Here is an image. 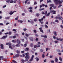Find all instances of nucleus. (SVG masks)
Segmentation results:
<instances>
[{
    "instance_id": "680f3d73",
    "label": "nucleus",
    "mask_w": 63,
    "mask_h": 63,
    "mask_svg": "<svg viewBox=\"0 0 63 63\" xmlns=\"http://www.w3.org/2000/svg\"><path fill=\"white\" fill-rule=\"evenodd\" d=\"M49 57H50V58H52V57H53V56L52 55L51 56H50Z\"/></svg>"
},
{
    "instance_id": "09e8293b",
    "label": "nucleus",
    "mask_w": 63,
    "mask_h": 63,
    "mask_svg": "<svg viewBox=\"0 0 63 63\" xmlns=\"http://www.w3.org/2000/svg\"><path fill=\"white\" fill-rule=\"evenodd\" d=\"M23 30L24 31H26L27 30V29H26L24 28L23 29Z\"/></svg>"
},
{
    "instance_id": "603ef678",
    "label": "nucleus",
    "mask_w": 63,
    "mask_h": 63,
    "mask_svg": "<svg viewBox=\"0 0 63 63\" xmlns=\"http://www.w3.org/2000/svg\"><path fill=\"white\" fill-rule=\"evenodd\" d=\"M28 1V0H26L25 1V4L27 3V2Z\"/></svg>"
},
{
    "instance_id": "9d476101",
    "label": "nucleus",
    "mask_w": 63,
    "mask_h": 63,
    "mask_svg": "<svg viewBox=\"0 0 63 63\" xmlns=\"http://www.w3.org/2000/svg\"><path fill=\"white\" fill-rule=\"evenodd\" d=\"M52 14H56V11L53 10L52 11Z\"/></svg>"
},
{
    "instance_id": "bb28decb",
    "label": "nucleus",
    "mask_w": 63,
    "mask_h": 63,
    "mask_svg": "<svg viewBox=\"0 0 63 63\" xmlns=\"http://www.w3.org/2000/svg\"><path fill=\"white\" fill-rule=\"evenodd\" d=\"M36 16H40V14L38 13H37L36 14Z\"/></svg>"
},
{
    "instance_id": "58836bf2",
    "label": "nucleus",
    "mask_w": 63,
    "mask_h": 63,
    "mask_svg": "<svg viewBox=\"0 0 63 63\" xmlns=\"http://www.w3.org/2000/svg\"><path fill=\"white\" fill-rule=\"evenodd\" d=\"M9 35H11V34H12V32H9L8 33Z\"/></svg>"
},
{
    "instance_id": "37998d69",
    "label": "nucleus",
    "mask_w": 63,
    "mask_h": 63,
    "mask_svg": "<svg viewBox=\"0 0 63 63\" xmlns=\"http://www.w3.org/2000/svg\"><path fill=\"white\" fill-rule=\"evenodd\" d=\"M10 3H13V1L11 0L10 1Z\"/></svg>"
},
{
    "instance_id": "2eb2a0df",
    "label": "nucleus",
    "mask_w": 63,
    "mask_h": 63,
    "mask_svg": "<svg viewBox=\"0 0 63 63\" xmlns=\"http://www.w3.org/2000/svg\"><path fill=\"white\" fill-rule=\"evenodd\" d=\"M43 20V18H42L41 19H39V21L40 22H41V21Z\"/></svg>"
},
{
    "instance_id": "4be33fe9",
    "label": "nucleus",
    "mask_w": 63,
    "mask_h": 63,
    "mask_svg": "<svg viewBox=\"0 0 63 63\" xmlns=\"http://www.w3.org/2000/svg\"><path fill=\"white\" fill-rule=\"evenodd\" d=\"M33 60V59H32V58H31V59H30L29 60V61L30 62H31V61H32Z\"/></svg>"
},
{
    "instance_id": "aec40b11",
    "label": "nucleus",
    "mask_w": 63,
    "mask_h": 63,
    "mask_svg": "<svg viewBox=\"0 0 63 63\" xmlns=\"http://www.w3.org/2000/svg\"><path fill=\"white\" fill-rule=\"evenodd\" d=\"M50 6H51V7H54V4H51L50 5Z\"/></svg>"
},
{
    "instance_id": "f03ea898",
    "label": "nucleus",
    "mask_w": 63,
    "mask_h": 63,
    "mask_svg": "<svg viewBox=\"0 0 63 63\" xmlns=\"http://www.w3.org/2000/svg\"><path fill=\"white\" fill-rule=\"evenodd\" d=\"M19 39H18L17 40H16V42H17V44L16 45V47H19L20 46V45H19L20 44V40H18Z\"/></svg>"
},
{
    "instance_id": "a878e982",
    "label": "nucleus",
    "mask_w": 63,
    "mask_h": 63,
    "mask_svg": "<svg viewBox=\"0 0 63 63\" xmlns=\"http://www.w3.org/2000/svg\"><path fill=\"white\" fill-rule=\"evenodd\" d=\"M10 18V17H5V19H9Z\"/></svg>"
},
{
    "instance_id": "4468645a",
    "label": "nucleus",
    "mask_w": 63,
    "mask_h": 63,
    "mask_svg": "<svg viewBox=\"0 0 63 63\" xmlns=\"http://www.w3.org/2000/svg\"><path fill=\"white\" fill-rule=\"evenodd\" d=\"M18 21L20 23H21L23 22V21L22 20H18Z\"/></svg>"
},
{
    "instance_id": "79ce46f5",
    "label": "nucleus",
    "mask_w": 63,
    "mask_h": 63,
    "mask_svg": "<svg viewBox=\"0 0 63 63\" xmlns=\"http://www.w3.org/2000/svg\"><path fill=\"white\" fill-rule=\"evenodd\" d=\"M34 57V55H32V56L31 58L32 59H33V58Z\"/></svg>"
},
{
    "instance_id": "5fc2aeb1",
    "label": "nucleus",
    "mask_w": 63,
    "mask_h": 63,
    "mask_svg": "<svg viewBox=\"0 0 63 63\" xmlns=\"http://www.w3.org/2000/svg\"><path fill=\"white\" fill-rule=\"evenodd\" d=\"M55 22H59L58 20L57 19L56 20H55Z\"/></svg>"
},
{
    "instance_id": "ea45409f",
    "label": "nucleus",
    "mask_w": 63,
    "mask_h": 63,
    "mask_svg": "<svg viewBox=\"0 0 63 63\" xmlns=\"http://www.w3.org/2000/svg\"><path fill=\"white\" fill-rule=\"evenodd\" d=\"M21 61L22 62H23V63H24L25 62L24 60H21Z\"/></svg>"
},
{
    "instance_id": "423d86ee",
    "label": "nucleus",
    "mask_w": 63,
    "mask_h": 63,
    "mask_svg": "<svg viewBox=\"0 0 63 63\" xmlns=\"http://www.w3.org/2000/svg\"><path fill=\"white\" fill-rule=\"evenodd\" d=\"M7 37H8V35H6V36H3V37L1 38V39H6V38H7Z\"/></svg>"
},
{
    "instance_id": "a18cd8bd",
    "label": "nucleus",
    "mask_w": 63,
    "mask_h": 63,
    "mask_svg": "<svg viewBox=\"0 0 63 63\" xmlns=\"http://www.w3.org/2000/svg\"><path fill=\"white\" fill-rule=\"evenodd\" d=\"M63 39H61L60 38V41H61H61H63Z\"/></svg>"
},
{
    "instance_id": "6ab92c4d",
    "label": "nucleus",
    "mask_w": 63,
    "mask_h": 63,
    "mask_svg": "<svg viewBox=\"0 0 63 63\" xmlns=\"http://www.w3.org/2000/svg\"><path fill=\"white\" fill-rule=\"evenodd\" d=\"M44 41L45 42H46V43H47V40H46V39H45V38L44 39Z\"/></svg>"
},
{
    "instance_id": "2f4dec72",
    "label": "nucleus",
    "mask_w": 63,
    "mask_h": 63,
    "mask_svg": "<svg viewBox=\"0 0 63 63\" xmlns=\"http://www.w3.org/2000/svg\"><path fill=\"white\" fill-rule=\"evenodd\" d=\"M10 1V0H7L6 2L7 3H9Z\"/></svg>"
},
{
    "instance_id": "c03bdc74",
    "label": "nucleus",
    "mask_w": 63,
    "mask_h": 63,
    "mask_svg": "<svg viewBox=\"0 0 63 63\" xmlns=\"http://www.w3.org/2000/svg\"><path fill=\"white\" fill-rule=\"evenodd\" d=\"M54 2H58V0H54Z\"/></svg>"
},
{
    "instance_id": "f3484780",
    "label": "nucleus",
    "mask_w": 63,
    "mask_h": 63,
    "mask_svg": "<svg viewBox=\"0 0 63 63\" xmlns=\"http://www.w3.org/2000/svg\"><path fill=\"white\" fill-rule=\"evenodd\" d=\"M30 40L31 41H33V38L32 37L30 38Z\"/></svg>"
},
{
    "instance_id": "393cba45",
    "label": "nucleus",
    "mask_w": 63,
    "mask_h": 63,
    "mask_svg": "<svg viewBox=\"0 0 63 63\" xmlns=\"http://www.w3.org/2000/svg\"><path fill=\"white\" fill-rule=\"evenodd\" d=\"M45 9L44 8H42V9H39V11H42V10H44Z\"/></svg>"
},
{
    "instance_id": "6e6d98bb",
    "label": "nucleus",
    "mask_w": 63,
    "mask_h": 63,
    "mask_svg": "<svg viewBox=\"0 0 63 63\" xmlns=\"http://www.w3.org/2000/svg\"><path fill=\"white\" fill-rule=\"evenodd\" d=\"M54 43H58V41H54Z\"/></svg>"
},
{
    "instance_id": "f704fd0d",
    "label": "nucleus",
    "mask_w": 63,
    "mask_h": 63,
    "mask_svg": "<svg viewBox=\"0 0 63 63\" xmlns=\"http://www.w3.org/2000/svg\"><path fill=\"white\" fill-rule=\"evenodd\" d=\"M40 51L41 52H43V50L42 49H41Z\"/></svg>"
},
{
    "instance_id": "13d9d810",
    "label": "nucleus",
    "mask_w": 63,
    "mask_h": 63,
    "mask_svg": "<svg viewBox=\"0 0 63 63\" xmlns=\"http://www.w3.org/2000/svg\"><path fill=\"white\" fill-rule=\"evenodd\" d=\"M37 47V46L35 45L34 46V48H36V47Z\"/></svg>"
},
{
    "instance_id": "dca6fc26",
    "label": "nucleus",
    "mask_w": 63,
    "mask_h": 63,
    "mask_svg": "<svg viewBox=\"0 0 63 63\" xmlns=\"http://www.w3.org/2000/svg\"><path fill=\"white\" fill-rule=\"evenodd\" d=\"M30 46L31 47H33V44L32 43H31L30 44Z\"/></svg>"
},
{
    "instance_id": "6e6552de",
    "label": "nucleus",
    "mask_w": 63,
    "mask_h": 63,
    "mask_svg": "<svg viewBox=\"0 0 63 63\" xmlns=\"http://www.w3.org/2000/svg\"><path fill=\"white\" fill-rule=\"evenodd\" d=\"M41 36L42 37H44V38H45L46 39L47 38V35H41Z\"/></svg>"
},
{
    "instance_id": "a211bd4d",
    "label": "nucleus",
    "mask_w": 63,
    "mask_h": 63,
    "mask_svg": "<svg viewBox=\"0 0 63 63\" xmlns=\"http://www.w3.org/2000/svg\"><path fill=\"white\" fill-rule=\"evenodd\" d=\"M55 36H57V34H56V32H53Z\"/></svg>"
},
{
    "instance_id": "7c9ffc66",
    "label": "nucleus",
    "mask_w": 63,
    "mask_h": 63,
    "mask_svg": "<svg viewBox=\"0 0 63 63\" xmlns=\"http://www.w3.org/2000/svg\"><path fill=\"white\" fill-rule=\"evenodd\" d=\"M25 35L26 36V37H28L29 36V35L27 34V33L25 34Z\"/></svg>"
},
{
    "instance_id": "ddd939ff",
    "label": "nucleus",
    "mask_w": 63,
    "mask_h": 63,
    "mask_svg": "<svg viewBox=\"0 0 63 63\" xmlns=\"http://www.w3.org/2000/svg\"><path fill=\"white\" fill-rule=\"evenodd\" d=\"M58 2H59V3H60V4H61V3H62L63 2V1H62V0L61 1L60 0H59L58 1Z\"/></svg>"
},
{
    "instance_id": "0eeeda50",
    "label": "nucleus",
    "mask_w": 63,
    "mask_h": 63,
    "mask_svg": "<svg viewBox=\"0 0 63 63\" xmlns=\"http://www.w3.org/2000/svg\"><path fill=\"white\" fill-rule=\"evenodd\" d=\"M0 48L1 49H4V45H3L1 44L0 45Z\"/></svg>"
},
{
    "instance_id": "c9c22d12",
    "label": "nucleus",
    "mask_w": 63,
    "mask_h": 63,
    "mask_svg": "<svg viewBox=\"0 0 63 63\" xmlns=\"http://www.w3.org/2000/svg\"><path fill=\"white\" fill-rule=\"evenodd\" d=\"M31 23L32 24H33L34 23V22H33V21H31Z\"/></svg>"
},
{
    "instance_id": "69168bd1",
    "label": "nucleus",
    "mask_w": 63,
    "mask_h": 63,
    "mask_svg": "<svg viewBox=\"0 0 63 63\" xmlns=\"http://www.w3.org/2000/svg\"><path fill=\"white\" fill-rule=\"evenodd\" d=\"M29 12H31V13H32V10H30Z\"/></svg>"
},
{
    "instance_id": "7ed1b4c3",
    "label": "nucleus",
    "mask_w": 63,
    "mask_h": 63,
    "mask_svg": "<svg viewBox=\"0 0 63 63\" xmlns=\"http://www.w3.org/2000/svg\"><path fill=\"white\" fill-rule=\"evenodd\" d=\"M55 18L56 19H59L60 20H62V19H63V18L61 16H59L58 17H57V16L56 17H55Z\"/></svg>"
},
{
    "instance_id": "0e129e2a",
    "label": "nucleus",
    "mask_w": 63,
    "mask_h": 63,
    "mask_svg": "<svg viewBox=\"0 0 63 63\" xmlns=\"http://www.w3.org/2000/svg\"><path fill=\"white\" fill-rule=\"evenodd\" d=\"M2 34H3V33L2 32H0V35H2Z\"/></svg>"
},
{
    "instance_id": "412c9836",
    "label": "nucleus",
    "mask_w": 63,
    "mask_h": 63,
    "mask_svg": "<svg viewBox=\"0 0 63 63\" xmlns=\"http://www.w3.org/2000/svg\"><path fill=\"white\" fill-rule=\"evenodd\" d=\"M11 45L12 43H11L10 42H9L8 46H11Z\"/></svg>"
},
{
    "instance_id": "e2e57ef3",
    "label": "nucleus",
    "mask_w": 63,
    "mask_h": 63,
    "mask_svg": "<svg viewBox=\"0 0 63 63\" xmlns=\"http://www.w3.org/2000/svg\"><path fill=\"white\" fill-rule=\"evenodd\" d=\"M42 14L43 15H44V14H45V13H44V12H42Z\"/></svg>"
},
{
    "instance_id": "1a4fd4ad",
    "label": "nucleus",
    "mask_w": 63,
    "mask_h": 63,
    "mask_svg": "<svg viewBox=\"0 0 63 63\" xmlns=\"http://www.w3.org/2000/svg\"><path fill=\"white\" fill-rule=\"evenodd\" d=\"M39 30H40V32H41L42 33H44V32L43 31V30H42V28H39Z\"/></svg>"
},
{
    "instance_id": "3c124183",
    "label": "nucleus",
    "mask_w": 63,
    "mask_h": 63,
    "mask_svg": "<svg viewBox=\"0 0 63 63\" xmlns=\"http://www.w3.org/2000/svg\"><path fill=\"white\" fill-rule=\"evenodd\" d=\"M13 39H15V38H16V36H13Z\"/></svg>"
},
{
    "instance_id": "f257e3e1",
    "label": "nucleus",
    "mask_w": 63,
    "mask_h": 63,
    "mask_svg": "<svg viewBox=\"0 0 63 63\" xmlns=\"http://www.w3.org/2000/svg\"><path fill=\"white\" fill-rule=\"evenodd\" d=\"M25 54L26 55V56L25 57V58H26L25 61H28V59L30 57H29V55H28L27 53H26Z\"/></svg>"
},
{
    "instance_id": "72a5a7b5",
    "label": "nucleus",
    "mask_w": 63,
    "mask_h": 63,
    "mask_svg": "<svg viewBox=\"0 0 63 63\" xmlns=\"http://www.w3.org/2000/svg\"><path fill=\"white\" fill-rule=\"evenodd\" d=\"M33 9V8L32 7H30L29 8V9H30V10H32Z\"/></svg>"
},
{
    "instance_id": "473e14b6",
    "label": "nucleus",
    "mask_w": 63,
    "mask_h": 63,
    "mask_svg": "<svg viewBox=\"0 0 63 63\" xmlns=\"http://www.w3.org/2000/svg\"><path fill=\"white\" fill-rule=\"evenodd\" d=\"M27 46V44H25L24 45V47H26Z\"/></svg>"
},
{
    "instance_id": "de8ad7c7",
    "label": "nucleus",
    "mask_w": 63,
    "mask_h": 63,
    "mask_svg": "<svg viewBox=\"0 0 63 63\" xmlns=\"http://www.w3.org/2000/svg\"><path fill=\"white\" fill-rule=\"evenodd\" d=\"M42 58H44L45 57V55H44V54H43L42 55Z\"/></svg>"
},
{
    "instance_id": "c756f323",
    "label": "nucleus",
    "mask_w": 63,
    "mask_h": 63,
    "mask_svg": "<svg viewBox=\"0 0 63 63\" xmlns=\"http://www.w3.org/2000/svg\"><path fill=\"white\" fill-rule=\"evenodd\" d=\"M58 1H57L56 2H55L56 5H57L58 4Z\"/></svg>"
},
{
    "instance_id": "9b49d317",
    "label": "nucleus",
    "mask_w": 63,
    "mask_h": 63,
    "mask_svg": "<svg viewBox=\"0 0 63 63\" xmlns=\"http://www.w3.org/2000/svg\"><path fill=\"white\" fill-rule=\"evenodd\" d=\"M29 50V48L28 47L26 48V49H25V51H28Z\"/></svg>"
},
{
    "instance_id": "20e7f679",
    "label": "nucleus",
    "mask_w": 63,
    "mask_h": 63,
    "mask_svg": "<svg viewBox=\"0 0 63 63\" xmlns=\"http://www.w3.org/2000/svg\"><path fill=\"white\" fill-rule=\"evenodd\" d=\"M20 56V55L19 54H16L15 56H14L13 57V58H17L18 57Z\"/></svg>"
},
{
    "instance_id": "cd10ccee",
    "label": "nucleus",
    "mask_w": 63,
    "mask_h": 63,
    "mask_svg": "<svg viewBox=\"0 0 63 63\" xmlns=\"http://www.w3.org/2000/svg\"><path fill=\"white\" fill-rule=\"evenodd\" d=\"M12 61L13 62H14V63H17V62H16L14 60H13Z\"/></svg>"
},
{
    "instance_id": "39448f33",
    "label": "nucleus",
    "mask_w": 63,
    "mask_h": 63,
    "mask_svg": "<svg viewBox=\"0 0 63 63\" xmlns=\"http://www.w3.org/2000/svg\"><path fill=\"white\" fill-rule=\"evenodd\" d=\"M14 12H15V13H16V11H14V12H13V11H10V12L9 13V14H10V15H13L14 13Z\"/></svg>"
},
{
    "instance_id": "bf43d9fd",
    "label": "nucleus",
    "mask_w": 63,
    "mask_h": 63,
    "mask_svg": "<svg viewBox=\"0 0 63 63\" xmlns=\"http://www.w3.org/2000/svg\"><path fill=\"white\" fill-rule=\"evenodd\" d=\"M57 51H58V52H60V50L59 49H57Z\"/></svg>"
},
{
    "instance_id": "4c0bfd02",
    "label": "nucleus",
    "mask_w": 63,
    "mask_h": 63,
    "mask_svg": "<svg viewBox=\"0 0 63 63\" xmlns=\"http://www.w3.org/2000/svg\"><path fill=\"white\" fill-rule=\"evenodd\" d=\"M47 11H46L45 12V15L46 16L47 14Z\"/></svg>"
},
{
    "instance_id": "b1692460",
    "label": "nucleus",
    "mask_w": 63,
    "mask_h": 63,
    "mask_svg": "<svg viewBox=\"0 0 63 63\" xmlns=\"http://www.w3.org/2000/svg\"><path fill=\"white\" fill-rule=\"evenodd\" d=\"M16 52L17 54H19L20 53V51H18V50H17L16 51Z\"/></svg>"
},
{
    "instance_id": "c85d7f7f",
    "label": "nucleus",
    "mask_w": 63,
    "mask_h": 63,
    "mask_svg": "<svg viewBox=\"0 0 63 63\" xmlns=\"http://www.w3.org/2000/svg\"><path fill=\"white\" fill-rule=\"evenodd\" d=\"M45 28H48V26H47V25H45Z\"/></svg>"
},
{
    "instance_id": "5701e85b",
    "label": "nucleus",
    "mask_w": 63,
    "mask_h": 63,
    "mask_svg": "<svg viewBox=\"0 0 63 63\" xmlns=\"http://www.w3.org/2000/svg\"><path fill=\"white\" fill-rule=\"evenodd\" d=\"M50 14V13H48V14L46 15L45 16H49Z\"/></svg>"
},
{
    "instance_id": "f8f14e48",
    "label": "nucleus",
    "mask_w": 63,
    "mask_h": 63,
    "mask_svg": "<svg viewBox=\"0 0 63 63\" xmlns=\"http://www.w3.org/2000/svg\"><path fill=\"white\" fill-rule=\"evenodd\" d=\"M55 61L56 62H57L58 61V59H57V58L55 57Z\"/></svg>"
},
{
    "instance_id": "8fccbe9b",
    "label": "nucleus",
    "mask_w": 63,
    "mask_h": 63,
    "mask_svg": "<svg viewBox=\"0 0 63 63\" xmlns=\"http://www.w3.org/2000/svg\"><path fill=\"white\" fill-rule=\"evenodd\" d=\"M34 21H37V18H35L34 20Z\"/></svg>"
},
{
    "instance_id": "4d7b16f0",
    "label": "nucleus",
    "mask_w": 63,
    "mask_h": 63,
    "mask_svg": "<svg viewBox=\"0 0 63 63\" xmlns=\"http://www.w3.org/2000/svg\"><path fill=\"white\" fill-rule=\"evenodd\" d=\"M33 31L34 33H36L37 32L36 30H34Z\"/></svg>"
},
{
    "instance_id": "a19ab883",
    "label": "nucleus",
    "mask_w": 63,
    "mask_h": 63,
    "mask_svg": "<svg viewBox=\"0 0 63 63\" xmlns=\"http://www.w3.org/2000/svg\"><path fill=\"white\" fill-rule=\"evenodd\" d=\"M59 58H60V61H62V58H61V57H60Z\"/></svg>"
},
{
    "instance_id": "49530a36",
    "label": "nucleus",
    "mask_w": 63,
    "mask_h": 63,
    "mask_svg": "<svg viewBox=\"0 0 63 63\" xmlns=\"http://www.w3.org/2000/svg\"><path fill=\"white\" fill-rule=\"evenodd\" d=\"M18 17L17 16L16 18H15V20H17V19H18Z\"/></svg>"
},
{
    "instance_id": "338daca9",
    "label": "nucleus",
    "mask_w": 63,
    "mask_h": 63,
    "mask_svg": "<svg viewBox=\"0 0 63 63\" xmlns=\"http://www.w3.org/2000/svg\"><path fill=\"white\" fill-rule=\"evenodd\" d=\"M37 4V3L36 2H35L34 3V5H36Z\"/></svg>"
},
{
    "instance_id": "e433bc0d",
    "label": "nucleus",
    "mask_w": 63,
    "mask_h": 63,
    "mask_svg": "<svg viewBox=\"0 0 63 63\" xmlns=\"http://www.w3.org/2000/svg\"><path fill=\"white\" fill-rule=\"evenodd\" d=\"M50 2H51V0H49V1L48 0L47 1V3H49Z\"/></svg>"
},
{
    "instance_id": "864d4df0",
    "label": "nucleus",
    "mask_w": 63,
    "mask_h": 63,
    "mask_svg": "<svg viewBox=\"0 0 63 63\" xmlns=\"http://www.w3.org/2000/svg\"><path fill=\"white\" fill-rule=\"evenodd\" d=\"M15 36H17V37H18V34H15Z\"/></svg>"
},
{
    "instance_id": "052dcab7",
    "label": "nucleus",
    "mask_w": 63,
    "mask_h": 63,
    "mask_svg": "<svg viewBox=\"0 0 63 63\" xmlns=\"http://www.w3.org/2000/svg\"><path fill=\"white\" fill-rule=\"evenodd\" d=\"M44 62L46 63L47 62V60L45 59L44 60Z\"/></svg>"
},
{
    "instance_id": "774afa93",
    "label": "nucleus",
    "mask_w": 63,
    "mask_h": 63,
    "mask_svg": "<svg viewBox=\"0 0 63 63\" xmlns=\"http://www.w3.org/2000/svg\"><path fill=\"white\" fill-rule=\"evenodd\" d=\"M51 62L52 63H54V61H51Z\"/></svg>"
}]
</instances>
